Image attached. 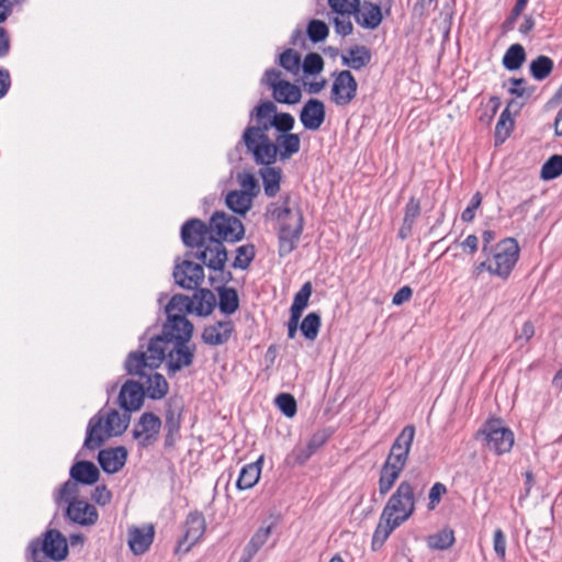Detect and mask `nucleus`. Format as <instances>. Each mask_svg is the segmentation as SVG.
Listing matches in <instances>:
<instances>
[{
	"label": "nucleus",
	"instance_id": "1",
	"mask_svg": "<svg viewBox=\"0 0 562 562\" xmlns=\"http://www.w3.org/2000/svg\"><path fill=\"white\" fill-rule=\"evenodd\" d=\"M250 119L255 120V124L245 128L241 139L244 144H251L254 139L261 144L266 143L262 147L256 146L257 154L263 158L276 154L270 131L276 130L273 135L290 133L295 124L294 117L290 113H279L272 101H263L255 106L250 113Z\"/></svg>",
	"mask_w": 562,
	"mask_h": 562
},
{
	"label": "nucleus",
	"instance_id": "2",
	"mask_svg": "<svg viewBox=\"0 0 562 562\" xmlns=\"http://www.w3.org/2000/svg\"><path fill=\"white\" fill-rule=\"evenodd\" d=\"M415 492L408 481H402L384 506L373 535V546L383 543L392 531L405 522L415 512Z\"/></svg>",
	"mask_w": 562,
	"mask_h": 562
},
{
	"label": "nucleus",
	"instance_id": "3",
	"mask_svg": "<svg viewBox=\"0 0 562 562\" xmlns=\"http://www.w3.org/2000/svg\"><path fill=\"white\" fill-rule=\"evenodd\" d=\"M131 416L127 412L116 409L101 411L93 416L88 425L85 447L94 450L109 438L122 435L128 427Z\"/></svg>",
	"mask_w": 562,
	"mask_h": 562
},
{
	"label": "nucleus",
	"instance_id": "4",
	"mask_svg": "<svg viewBox=\"0 0 562 562\" xmlns=\"http://www.w3.org/2000/svg\"><path fill=\"white\" fill-rule=\"evenodd\" d=\"M168 340L160 335L151 337L146 347L131 352L126 359L125 368L132 375H144L146 370L154 371L166 360L169 348Z\"/></svg>",
	"mask_w": 562,
	"mask_h": 562
},
{
	"label": "nucleus",
	"instance_id": "5",
	"mask_svg": "<svg viewBox=\"0 0 562 562\" xmlns=\"http://www.w3.org/2000/svg\"><path fill=\"white\" fill-rule=\"evenodd\" d=\"M266 143H260L257 139H254V143L245 144L247 150L252 155V158L257 165L271 166L278 159L281 161H285L290 159L293 155L299 153L301 147V139L297 134L293 133H284V134H276L272 135V145L276 147L274 156L270 157H259L257 154V148L262 147Z\"/></svg>",
	"mask_w": 562,
	"mask_h": 562
},
{
	"label": "nucleus",
	"instance_id": "6",
	"mask_svg": "<svg viewBox=\"0 0 562 562\" xmlns=\"http://www.w3.org/2000/svg\"><path fill=\"white\" fill-rule=\"evenodd\" d=\"M485 260L475 267L479 276L483 270L506 278L519 257V248H483Z\"/></svg>",
	"mask_w": 562,
	"mask_h": 562
},
{
	"label": "nucleus",
	"instance_id": "7",
	"mask_svg": "<svg viewBox=\"0 0 562 562\" xmlns=\"http://www.w3.org/2000/svg\"><path fill=\"white\" fill-rule=\"evenodd\" d=\"M212 241L216 244L237 243L245 234L241 221L225 212H215L210 218Z\"/></svg>",
	"mask_w": 562,
	"mask_h": 562
},
{
	"label": "nucleus",
	"instance_id": "8",
	"mask_svg": "<svg viewBox=\"0 0 562 562\" xmlns=\"http://www.w3.org/2000/svg\"><path fill=\"white\" fill-rule=\"evenodd\" d=\"M282 72L277 69L266 70L261 82L272 92L273 99L282 104H296L301 101V89L288 80L282 79Z\"/></svg>",
	"mask_w": 562,
	"mask_h": 562
},
{
	"label": "nucleus",
	"instance_id": "9",
	"mask_svg": "<svg viewBox=\"0 0 562 562\" xmlns=\"http://www.w3.org/2000/svg\"><path fill=\"white\" fill-rule=\"evenodd\" d=\"M480 434L484 436L486 446L496 454L507 453L514 445V434L501 419L487 420Z\"/></svg>",
	"mask_w": 562,
	"mask_h": 562
},
{
	"label": "nucleus",
	"instance_id": "10",
	"mask_svg": "<svg viewBox=\"0 0 562 562\" xmlns=\"http://www.w3.org/2000/svg\"><path fill=\"white\" fill-rule=\"evenodd\" d=\"M330 101L337 106L350 104L357 97L358 82L349 70L333 74Z\"/></svg>",
	"mask_w": 562,
	"mask_h": 562
},
{
	"label": "nucleus",
	"instance_id": "11",
	"mask_svg": "<svg viewBox=\"0 0 562 562\" xmlns=\"http://www.w3.org/2000/svg\"><path fill=\"white\" fill-rule=\"evenodd\" d=\"M167 350L166 363L168 371L175 373L192 364L195 346L190 341H173Z\"/></svg>",
	"mask_w": 562,
	"mask_h": 562
},
{
	"label": "nucleus",
	"instance_id": "12",
	"mask_svg": "<svg viewBox=\"0 0 562 562\" xmlns=\"http://www.w3.org/2000/svg\"><path fill=\"white\" fill-rule=\"evenodd\" d=\"M176 283L187 290H196L204 281V268L201 263L184 260L173 269Z\"/></svg>",
	"mask_w": 562,
	"mask_h": 562
},
{
	"label": "nucleus",
	"instance_id": "13",
	"mask_svg": "<svg viewBox=\"0 0 562 562\" xmlns=\"http://www.w3.org/2000/svg\"><path fill=\"white\" fill-rule=\"evenodd\" d=\"M161 420L153 413H144L133 429V436L142 447L151 446L158 438Z\"/></svg>",
	"mask_w": 562,
	"mask_h": 562
},
{
	"label": "nucleus",
	"instance_id": "14",
	"mask_svg": "<svg viewBox=\"0 0 562 562\" xmlns=\"http://www.w3.org/2000/svg\"><path fill=\"white\" fill-rule=\"evenodd\" d=\"M277 216L280 221V238L292 240L297 238L302 232L303 217L297 209H292L288 202L278 210Z\"/></svg>",
	"mask_w": 562,
	"mask_h": 562
},
{
	"label": "nucleus",
	"instance_id": "15",
	"mask_svg": "<svg viewBox=\"0 0 562 562\" xmlns=\"http://www.w3.org/2000/svg\"><path fill=\"white\" fill-rule=\"evenodd\" d=\"M415 436V428L412 425L405 426L392 445L391 451L385 460L393 465L405 468L408 454Z\"/></svg>",
	"mask_w": 562,
	"mask_h": 562
},
{
	"label": "nucleus",
	"instance_id": "16",
	"mask_svg": "<svg viewBox=\"0 0 562 562\" xmlns=\"http://www.w3.org/2000/svg\"><path fill=\"white\" fill-rule=\"evenodd\" d=\"M181 239L184 246H205L212 241L211 226L199 218L187 221L181 227Z\"/></svg>",
	"mask_w": 562,
	"mask_h": 562
},
{
	"label": "nucleus",
	"instance_id": "17",
	"mask_svg": "<svg viewBox=\"0 0 562 562\" xmlns=\"http://www.w3.org/2000/svg\"><path fill=\"white\" fill-rule=\"evenodd\" d=\"M192 333L193 325L184 315L172 314L168 316L160 336L170 345L173 341H190Z\"/></svg>",
	"mask_w": 562,
	"mask_h": 562
},
{
	"label": "nucleus",
	"instance_id": "18",
	"mask_svg": "<svg viewBox=\"0 0 562 562\" xmlns=\"http://www.w3.org/2000/svg\"><path fill=\"white\" fill-rule=\"evenodd\" d=\"M206 521L202 513L193 512L188 515L184 524V535L179 542V548L189 551L204 535Z\"/></svg>",
	"mask_w": 562,
	"mask_h": 562
},
{
	"label": "nucleus",
	"instance_id": "19",
	"mask_svg": "<svg viewBox=\"0 0 562 562\" xmlns=\"http://www.w3.org/2000/svg\"><path fill=\"white\" fill-rule=\"evenodd\" d=\"M326 117L325 104L318 99H310L300 112V121L305 130L317 131Z\"/></svg>",
	"mask_w": 562,
	"mask_h": 562
},
{
	"label": "nucleus",
	"instance_id": "20",
	"mask_svg": "<svg viewBox=\"0 0 562 562\" xmlns=\"http://www.w3.org/2000/svg\"><path fill=\"white\" fill-rule=\"evenodd\" d=\"M41 546L44 555L54 561H61L68 554L67 540L61 532L56 529H49L45 532Z\"/></svg>",
	"mask_w": 562,
	"mask_h": 562
},
{
	"label": "nucleus",
	"instance_id": "21",
	"mask_svg": "<svg viewBox=\"0 0 562 562\" xmlns=\"http://www.w3.org/2000/svg\"><path fill=\"white\" fill-rule=\"evenodd\" d=\"M128 547L135 555L144 554L150 547L155 536L153 525L144 527L132 526L128 528Z\"/></svg>",
	"mask_w": 562,
	"mask_h": 562
},
{
	"label": "nucleus",
	"instance_id": "22",
	"mask_svg": "<svg viewBox=\"0 0 562 562\" xmlns=\"http://www.w3.org/2000/svg\"><path fill=\"white\" fill-rule=\"evenodd\" d=\"M144 395V385L135 381H127L121 389L119 403L121 407L130 414L140 408Z\"/></svg>",
	"mask_w": 562,
	"mask_h": 562
},
{
	"label": "nucleus",
	"instance_id": "23",
	"mask_svg": "<svg viewBox=\"0 0 562 562\" xmlns=\"http://www.w3.org/2000/svg\"><path fill=\"white\" fill-rule=\"evenodd\" d=\"M66 514L72 522L81 526H93L99 517L95 507L85 501L70 502Z\"/></svg>",
	"mask_w": 562,
	"mask_h": 562
},
{
	"label": "nucleus",
	"instance_id": "24",
	"mask_svg": "<svg viewBox=\"0 0 562 562\" xmlns=\"http://www.w3.org/2000/svg\"><path fill=\"white\" fill-rule=\"evenodd\" d=\"M233 331L234 323L232 321H220L204 328L202 339L206 345L220 346L229 340Z\"/></svg>",
	"mask_w": 562,
	"mask_h": 562
},
{
	"label": "nucleus",
	"instance_id": "25",
	"mask_svg": "<svg viewBox=\"0 0 562 562\" xmlns=\"http://www.w3.org/2000/svg\"><path fill=\"white\" fill-rule=\"evenodd\" d=\"M127 451L124 447L104 449L99 452L98 461L106 473H116L125 464Z\"/></svg>",
	"mask_w": 562,
	"mask_h": 562
},
{
	"label": "nucleus",
	"instance_id": "26",
	"mask_svg": "<svg viewBox=\"0 0 562 562\" xmlns=\"http://www.w3.org/2000/svg\"><path fill=\"white\" fill-rule=\"evenodd\" d=\"M355 15L357 23L368 30L376 29L383 19L380 5L372 2H364Z\"/></svg>",
	"mask_w": 562,
	"mask_h": 562
},
{
	"label": "nucleus",
	"instance_id": "27",
	"mask_svg": "<svg viewBox=\"0 0 562 562\" xmlns=\"http://www.w3.org/2000/svg\"><path fill=\"white\" fill-rule=\"evenodd\" d=\"M138 376L145 379L142 385L150 398L160 400L168 393V382L162 374L146 370V374Z\"/></svg>",
	"mask_w": 562,
	"mask_h": 562
},
{
	"label": "nucleus",
	"instance_id": "28",
	"mask_svg": "<svg viewBox=\"0 0 562 562\" xmlns=\"http://www.w3.org/2000/svg\"><path fill=\"white\" fill-rule=\"evenodd\" d=\"M372 58L371 52L363 45H356L349 48L341 56V63L344 66L350 67L355 70H360L370 64Z\"/></svg>",
	"mask_w": 562,
	"mask_h": 562
},
{
	"label": "nucleus",
	"instance_id": "29",
	"mask_svg": "<svg viewBox=\"0 0 562 562\" xmlns=\"http://www.w3.org/2000/svg\"><path fill=\"white\" fill-rule=\"evenodd\" d=\"M191 313H195L199 316H207L213 312L216 299L211 290L196 289L191 297Z\"/></svg>",
	"mask_w": 562,
	"mask_h": 562
},
{
	"label": "nucleus",
	"instance_id": "30",
	"mask_svg": "<svg viewBox=\"0 0 562 562\" xmlns=\"http://www.w3.org/2000/svg\"><path fill=\"white\" fill-rule=\"evenodd\" d=\"M273 528V524L261 526L255 535L251 537L250 541L244 549L243 557L240 562H250L251 559L256 555V553L265 546L268 541L271 530Z\"/></svg>",
	"mask_w": 562,
	"mask_h": 562
},
{
	"label": "nucleus",
	"instance_id": "31",
	"mask_svg": "<svg viewBox=\"0 0 562 562\" xmlns=\"http://www.w3.org/2000/svg\"><path fill=\"white\" fill-rule=\"evenodd\" d=\"M70 476L78 483L91 485L98 481L99 470L90 461H78L71 467Z\"/></svg>",
	"mask_w": 562,
	"mask_h": 562
},
{
	"label": "nucleus",
	"instance_id": "32",
	"mask_svg": "<svg viewBox=\"0 0 562 562\" xmlns=\"http://www.w3.org/2000/svg\"><path fill=\"white\" fill-rule=\"evenodd\" d=\"M261 462L262 457L256 462L246 464L241 468L236 483L239 490L251 488L259 481L261 474Z\"/></svg>",
	"mask_w": 562,
	"mask_h": 562
},
{
	"label": "nucleus",
	"instance_id": "33",
	"mask_svg": "<svg viewBox=\"0 0 562 562\" xmlns=\"http://www.w3.org/2000/svg\"><path fill=\"white\" fill-rule=\"evenodd\" d=\"M420 214V203L418 200L412 198L405 207V214L403 218V224L398 231V236L401 239L407 238L412 234L413 225Z\"/></svg>",
	"mask_w": 562,
	"mask_h": 562
},
{
	"label": "nucleus",
	"instance_id": "34",
	"mask_svg": "<svg viewBox=\"0 0 562 562\" xmlns=\"http://www.w3.org/2000/svg\"><path fill=\"white\" fill-rule=\"evenodd\" d=\"M252 200L249 193L233 190L226 195V205L234 213L245 215L250 210Z\"/></svg>",
	"mask_w": 562,
	"mask_h": 562
},
{
	"label": "nucleus",
	"instance_id": "35",
	"mask_svg": "<svg viewBox=\"0 0 562 562\" xmlns=\"http://www.w3.org/2000/svg\"><path fill=\"white\" fill-rule=\"evenodd\" d=\"M402 471V468L384 462L379 479V492L381 495L390 492Z\"/></svg>",
	"mask_w": 562,
	"mask_h": 562
},
{
	"label": "nucleus",
	"instance_id": "36",
	"mask_svg": "<svg viewBox=\"0 0 562 562\" xmlns=\"http://www.w3.org/2000/svg\"><path fill=\"white\" fill-rule=\"evenodd\" d=\"M204 265L213 270H222L227 260L226 248H204L200 255Z\"/></svg>",
	"mask_w": 562,
	"mask_h": 562
},
{
	"label": "nucleus",
	"instance_id": "37",
	"mask_svg": "<svg viewBox=\"0 0 562 562\" xmlns=\"http://www.w3.org/2000/svg\"><path fill=\"white\" fill-rule=\"evenodd\" d=\"M260 175L263 181L265 193L270 198L274 196L280 190L281 170L266 166V168L260 170Z\"/></svg>",
	"mask_w": 562,
	"mask_h": 562
},
{
	"label": "nucleus",
	"instance_id": "38",
	"mask_svg": "<svg viewBox=\"0 0 562 562\" xmlns=\"http://www.w3.org/2000/svg\"><path fill=\"white\" fill-rule=\"evenodd\" d=\"M218 307L224 314L231 315L238 310L239 300L238 294L233 288H220L218 289Z\"/></svg>",
	"mask_w": 562,
	"mask_h": 562
},
{
	"label": "nucleus",
	"instance_id": "39",
	"mask_svg": "<svg viewBox=\"0 0 562 562\" xmlns=\"http://www.w3.org/2000/svg\"><path fill=\"white\" fill-rule=\"evenodd\" d=\"M181 402L177 398H170L168 401L165 422V428L169 430V432L179 431L181 425Z\"/></svg>",
	"mask_w": 562,
	"mask_h": 562
},
{
	"label": "nucleus",
	"instance_id": "40",
	"mask_svg": "<svg viewBox=\"0 0 562 562\" xmlns=\"http://www.w3.org/2000/svg\"><path fill=\"white\" fill-rule=\"evenodd\" d=\"M526 59V53L520 44L512 45L503 57V65L508 70L519 69Z\"/></svg>",
	"mask_w": 562,
	"mask_h": 562
},
{
	"label": "nucleus",
	"instance_id": "41",
	"mask_svg": "<svg viewBox=\"0 0 562 562\" xmlns=\"http://www.w3.org/2000/svg\"><path fill=\"white\" fill-rule=\"evenodd\" d=\"M427 543L431 549L446 550L454 543V532L450 528H443L429 536Z\"/></svg>",
	"mask_w": 562,
	"mask_h": 562
},
{
	"label": "nucleus",
	"instance_id": "42",
	"mask_svg": "<svg viewBox=\"0 0 562 562\" xmlns=\"http://www.w3.org/2000/svg\"><path fill=\"white\" fill-rule=\"evenodd\" d=\"M553 69V61L551 58L544 55L538 56L530 64V72L537 80L546 79Z\"/></svg>",
	"mask_w": 562,
	"mask_h": 562
},
{
	"label": "nucleus",
	"instance_id": "43",
	"mask_svg": "<svg viewBox=\"0 0 562 562\" xmlns=\"http://www.w3.org/2000/svg\"><path fill=\"white\" fill-rule=\"evenodd\" d=\"M192 302L191 297L182 294H176L169 301L166 313L167 316H172V314L184 315V313H191Z\"/></svg>",
	"mask_w": 562,
	"mask_h": 562
},
{
	"label": "nucleus",
	"instance_id": "44",
	"mask_svg": "<svg viewBox=\"0 0 562 562\" xmlns=\"http://www.w3.org/2000/svg\"><path fill=\"white\" fill-rule=\"evenodd\" d=\"M321 328V316L317 313H308L300 325L303 336L308 340H315Z\"/></svg>",
	"mask_w": 562,
	"mask_h": 562
},
{
	"label": "nucleus",
	"instance_id": "45",
	"mask_svg": "<svg viewBox=\"0 0 562 562\" xmlns=\"http://www.w3.org/2000/svg\"><path fill=\"white\" fill-rule=\"evenodd\" d=\"M279 64L292 75H297L301 70V55L294 49L288 48L279 56Z\"/></svg>",
	"mask_w": 562,
	"mask_h": 562
},
{
	"label": "nucleus",
	"instance_id": "46",
	"mask_svg": "<svg viewBox=\"0 0 562 562\" xmlns=\"http://www.w3.org/2000/svg\"><path fill=\"white\" fill-rule=\"evenodd\" d=\"M312 295V284L306 282L302 285L300 291L294 295L293 303L291 305V313L302 316L303 311L308 304V300Z\"/></svg>",
	"mask_w": 562,
	"mask_h": 562
},
{
	"label": "nucleus",
	"instance_id": "47",
	"mask_svg": "<svg viewBox=\"0 0 562 562\" xmlns=\"http://www.w3.org/2000/svg\"><path fill=\"white\" fill-rule=\"evenodd\" d=\"M562 175V156H551L541 168L540 176L544 180L555 179Z\"/></svg>",
	"mask_w": 562,
	"mask_h": 562
},
{
	"label": "nucleus",
	"instance_id": "48",
	"mask_svg": "<svg viewBox=\"0 0 562 562\" xmlns=\"http://www.w3.org/2000/svg\"><path fill=\"white\" fill-rule=\"evenodd\" d=\"M514 121L508 111H503L495 127V137L497 142H504L510 134Z\"/></svg>",
	"mask_w": 562,
	"mask_h": 562
},
{
	"label": "nucleus",
	"instance_id": "49",
	"mask_svg": "<svg viewBox=\"0 0 562 562\" xmlns=\"http://www.w3.org/2000/svg\"><path fill=\"white\" fill-rule=\"evenodd\" d=\"M306 32L312 42L318 43L328 36L329 29L325 22L321 20H312L307 25Z\"/></svg>",
	"mask_w": 562,
	"mask_h": 562
},
{
	"label": "nucleus",
	"instance_id": "50",
	"mask_svg": "<svg viewBox=\"0 0 562 562\" xmlns=\"http://www.w3.org/2000/svg\"><path fill=\"white\" fill-rule=\"evenodd\" d=\"M301 68L306 75L319 74L324 68V60L317 53H308L303 63L301 61Z\"/></svg>",
	"mask_w": 562,
	"mask_h": 562
},
{
	"label": "nucleus",
	"instance_id": "51",
	"mask_svg": "<svg viewBox=\"0 0 562 562\" xmlns=\"http://www.w3.org/2000/svg\"><path fill=\"white\" fill-rule=\"evenodd\" d=\"M328 4L336 14H355L360 7V0H328Z\"/></svg>",
	"mask_w": 562,
	"mask_h": 562
},
{
	"label": "nucleus",
	"instance_id": "52",
	"mask_svg": "<svg viewBox=\"0 0 562 562\" xmlns=\"http://www.w3.org/2000/svg\"><path fill=\"white\" fill-rule=\"evenodd\" d=\"M278 408L286 416L293 417L296 413V401L293 395L289 393L279 394L276 400Z\"/></svg>",
	"mask_w": 562,
	"mask_h": 562
},
{
	"label": "nucleus",
	"instance_id": "53",
	"mask_svg": "<svg viewBox=\"0 0 562 562\" xmlns=\"http://www.w3.org/2000/svg\"><path fill=\"white\" fill-rule=\"evenodd\" d=\"M238 183L240 186L239 192H246L250 194V198H255L259 192V186L258 181L256 180L255 176L249 172L239 173L238 177Z\"/></svg>",
	"mask_w": 562,
	"mask_h": 562
},
{
	"label": "nucleus",
	"instance_id": "54",
	"mask_svg": "<svg viewBox=\"0 0 562 562\" xmlns=\"http://www.w3.org/2000/svg\"><path fill=\"white\" fill-rule=\"evenodd\" d=\"M352 14H336L333 18V23L335 27V32L341 36L350 35L353 31V25L351 23L350 16Z\"/></svg>",
	"mask_w": 562,
	"mask_h": 562
},
{
	"label": "nucleus",
	"instance_id": "55",
	"mask_svg": "<svg viewBox=\"0 0 562 562\" xmlns=\"http://www.w3.org/2000/svg\"><path fill=\"white\" fill-rule=\"evenodd\" d=\"M447 493V487L445 484L437 482L435 483L428 494V509L432 510L440 503L441 497Z\"/></svg>",
	"mask_w": 562,
	"mask_h": 562
},
{
	"label": "nucleus",
	"instance_id": "56",
	"mask_svg": "<svg viewBox=\"0 0 562 562\" xmlns=\"http://www.w3.org/2000/svg\"><path fill=\"white\" fill-rule=\"evenodd\" d=\"M237 250L233 267L246 269L255 257L254 248H237Z\"/></svg>",
	"mask_w": 562,
	"mask_h": 562
},
{
	"label": "nucleus",
	"instance_id": "57",
	"mask_svg": "<svg viewBox=\"0 0 562 562\" xmlns=\"http://www.w3.org/2000/svg\"><path fill=\"white\" fill-rule=\"evenodd\" d=\"M78 493V482L74 481H67L61 488L59 490V499L67 502L70 504V502L77 501L76 495Z\"/></svg>",
	"mask_w": 562,
	"mask_h": 562
},
{
	"label": "nucleus",
	"instance_id": "58",
	"mask_svg": "<svg viewBox=\"0 0 562 562\" xmlns=\"http://www.w3.org/2000/svg\"><path fill=\"white\" fill-rule=\"evenodd\" d=\"M510 82L513 85V87L508 89L510 94L516 95L517 98L520 99H528L531 95V91L526 87L525 79L513 78L510 79Z\"/></svg>",
	"mask_w": 562,
	"mask_h": 562
},
{
	"label": "nucleus",
	"instance_id": "59",
	"mask_svg": "<svg viewBox=\"0 0 562 562\" xmlns=\"http://www.w3.org/2000/svg\"><path fill=\"white\" fill-rule=\"evenodd\" d=\"M482 203V195L480 192H476L467 209L461 214V220L463 222H471L475 217V211L480 207Z\"/></svg>",
	"mask_w": 562,
	"mask_h": 562
},
{
	"label": "nucleus",
	"instance_id": "60",
	"mask_svg": "<svg viewBox=\"0 0 562 562\" xmlns=\"http://www.w3.org/2000/svg\"><path fill=\"white\" fill-rule=\"evenodd\" d=\"M493 548L498 558H501L502 560L505 559L506 538H505L504 532L501 529H496L494 531Z\"/></svg>",
	"mask_w": 562,
	"mask_h": 562
},
{
	"label": "nucleus",
	"instance_id": "61",
	"mask_svg": "<svg viewBox=\"0 0 562 562\" xmlns=\"http://www.w3.org/2000/svg\"><path fill=\"white\" fill-rule=\"evenodd\" d=\"M92 499L100 505H105L111 501V492L105 486H97L92 493Z\"/></svg>",
	"mask_w": 562,
	"mask_h": 562
},
{
	"label": "nucleus",
	"instance_id": "62",
	"mask_svg": "<svg viewBox=\"0 0 562 562\" xmlns=\"http://www.w3.org/2000/svg\"><path fill=\"white\" fill-rule=\"evenodd\" d=\"M413 291L409 286L405 285L401 288L393 296L392 303L394 305H401L407 302L412 297Z\"/></svg>",
	"mask_w": 562,
	"mask_h": 562
},
{
	"label": "nucleus",
	"instance_id": "63",
	"mask_svg": "<svg viewBox=\"0 0 562 562\" xmlns=\"http://www.w3.org/2000/svg\"><path fill=\"white\" fill-rule=\"evenodd\" d=\"M313 449L307 447H300L294 451V458L297 464H304L312 456Z\"/></svg>",
	"mask_w": 562,
	"mask_h": 562
},
{
	"label": "nucleus",
	"instance_id": "64",
	"mask_svg": "<svg viewBox=\"0 0 562 562\" xmlns=\"http://www.w3.org/2000/svg\"><path fill=\"white\" fill-rule=\"evenodd\" d=\"M11 85L10 74L7 69L0 68V99L3 98Z\"/></svg>",
	"mask_w": 562,
	"mask_h": 562
}]
</instances>
